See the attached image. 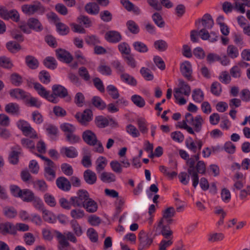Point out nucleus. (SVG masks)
<instances>
[{"instance_id": "38", "label": "nucleus", "mask_w": 250, "mask_h": 250, "mask_svg": "<svg viewBox=\"0 0 250 250\" xmlns=\"http://www.w3.org/2000/svg\"><path fill=\"white\" fill-rule=\"evenodd\" d=\"M85 11L89 14L96 15L99 12V6L95 3L90 2L85 6Z\"/></svg>"}, {"instance_id": "62", "label": "nucleus", "mask_w": 250, "mask_h": 250, "mask_svg": "<svg viewBox=\"0 0 250 250\" xmlns=\"http://www.w3.org/2000/svg\"><path fill=\"white\" fill-rule=\"evenodd\" d=\"M77 21L83 24L86 28L89 27L92 25L91 20L86 16H80L77 18Z\"/></svg>"}, {"instance_id": "45", "label": "nucleus", "mask_w": 250, "mask_h": 250, "mask_svg": "<svg viewBox=\"0 0 250 250\" xmlns=\"http://www.w3.org/2000/svg\"><path fill=\"white\" fill-rule=\"evenodd\" d=\"M131 100L135 105L139 107H143L146 104L145 100L139 95H132L131 97Z\"/></svg>"}, {"instance_id": "22", "label": "nucleus", "mask_w": 250, "mask_h": 250, "mask_svg": "<svg viewBox=\"0 0 250 250\" xmlns=\"http://www.w3.org/2000/svg\"><path fill=\"white\" fill-rule=\"evenodd\" d=\"M56 185L59 188L63 191H68L71 188L70 182L64 177L58 178L56 180Z\"/></svg>"}, {"instance_id": "17", "label": "nucleus", "mask_w": 250, "mask_h": 250, "mask_svg": "<svg viewBox=\"0 0 250 250\" xmlns=\"http://www.w3.org/2000/svg\"><path fill=\"white\" fill-rule=\"evenodd\" d=\"M28 93V92L19 88H13L10 89L9 91V94L12 98L18 100H23L24 101L27 97Z\"/></svg>"}, {"instance_id": "43", "label": "nucleus", "mask_w": 250, "mask_h": 250, "mask_svg": "<svg viewBox=\"0 0 250 250\" xmlns=\"http://www.w3.org/2000/svg\"><path fill=\"white\" fill-rule=\"evenodd\" d=\"M91 101L93 105L100 110H103L106 107L105 103L100 97L94 96Z\"/></svg>"}, {"instance_id": "64", "label": "nucleus", "mask_w": 250, "mask_h": 250, "mask_svg": "<svg viewBox=\"0 0 250 250\" xmlns=\"http://www.w3.org/2000/svg\"><path fill=\"white\" fill-rule=\"evenodd\" d=\"M154 45V47L160 51H164L167 47V42L163 40L156 41L155 42Z\"/></svg>"}, {"instance_id": "1", "label": "nucleus", "mask_w": 250, "mask_h": 250, "mask_svg": "<svg viewBox=\"0 0 250 250\" xmlns=\"http://www.w3.org/2000/svg\"><path fill=\"white\" fill-rule=\"evenodd\" d=\"M204 121V119L201 115H198L193 117L190 113H187L185 115V120L182 122H178L177 126L180 128L186 130L191 134H194V131L193 129L188 124L193 126L195 131L199 132L201 129Z\"/></svg>"}, {"instance_id": "18", "label": "nucleus", "mask_w": 250, "mask_h": 250, "mask_svg": "<svg viewBox=\"0 0 250 250\" xmlns=\"http://www.w3.org/2000/svg\"><path fill=\"white\" fill-rule=\"evenodd\" d=\"M83 141L90 146H94L97 143V137L96 134L91 130H86L83 133Z\"/></svg>"}, {"instance_id": "23", "label": "nucleus", "mask_w": 250, "mask_h": 250, "mask_svg": "<svg viewBox=\"0 0 250 250\" xmlns=\"http://www.w3.org/2000/svg\"><path fill=\"white\" fill-rule=\"evenodd\" d=\"M60 152L62 155L71 158L76 157L78 154L76 149L73 146L62 147L60 149Z\"/></svg>"}, {"instance_id": "10", "label": "nucleus", "mask_w": 250, "mask_h": 250, "mask_svg": "<svg viewBox=\"0 0 250 250\" xmlns=\"http://www.w3.org/2000/svg\"><path fill=\"white\" fill-rule=\"evenodd\" d=\"M20 14L15 9L8 10L5 6L0 5V18L4 20H11L15 22L20 21Z\"/></svg>"}, {"instance_id": "58", "label": "nucleus", "mask_w": 250, "mask_h": 250, "mask_svg": "<svg viewBox=\"0 0 250 250\" xmlns=\"http://www.w3.org/2000/svg\"><path fill=\"white\" fill-rule=\"evenodd\" d=\"M188 173L191 176L192 185L195 188L199 183V177L197 172L195 169H188Z\"/></svg>"}, {"instance_id": "30", "label": "nucleus", "mask_w": 250, "mask_h": 250, "mask_svg": "<svg viewBox=\"0 0 250 250\" xmlns=\"http://www.w3.org/2000/svg\"><path fill=\"white\" fill-rule=\"evenodd\" d=\"M83 177L85 182L90 185L94 184L97 180L95 173L90 169H87L84 171Z\"/></svg>"}, {"instance_id": "32", "label": "nucleus", "mask_w": 250, "mask_h": 250, "mask_svg": "<svg viewBox=\"0 0 250 250\" xmlns=\"http://www.w3.org/2000/svg\"><path fill=\"white\" fill-rule=\"evenodd\" d=\"M42 216L43 220L49 223H54L57 220L56 215L51 211L47 209H43Z\"/></svg>"}, {"instance_id": "55", "label": "nucleus", "mask_w": 250, "mask_h": 250, "mask_svg": "<svg viewBox=\"0 0 250 250\" xmlns=\"http://www.w3.org/2000/svg\"><path fill=\"white\" fill-rule=\"evenodd\" d=\"M14 234H16L18 231H27L29 230V226L23 223H17L14 225Z\"/></svg>"}, {"instance_id": "41", "label": "nucleus", "mask_w": 250, "mask_h": 250, "mask_svg": "<svg viewBox=\"0 0 250 250\" xmlns=\"http://www.w3.org/2000/svg\"><path fill=\"white\" fill-rule=\"evenodd\" d=\"M45 66L50 69H54L57 66V63L54 57H47L43 61Z\"/></svg>"}, {"instance_id": "4", "label": "nucleus", "mask_w": 250, "mask_h": 250, "mask_svg": "<svg viewBox=\"0 0 250 250\" xmlns=\"http://www.w3.org/2000/svg\"><path fill=\"white\" fill-rule=\"evenodd\" d=\"M37 156L45 161L43 173L44 177L48 181H53L56 177L57 170V167L55 164L51 160L42 155H37Z\"/></svg>"}, {"instance_id": "40", "label": "nucleus", "mask_w": 250, "mask_h": 250, "mask_svg": "<svg viewBox=\"0 0 250 250\" xmlns=\"http://www.w3.org/2000/svg\"><path fill=\"white\" fill-rule=\"evenodd\" d=\"M10 80L11 83L16 86H20L23 82L22 77L17 73H13L10 75Z\"/></svg>"}, {"instance_id": "53", "label": "nucleus", "mask_w": 250, "mask_h": 250, "mask_svg": "<svg viewBox=\"0 0 250 250\" xmlns=\"http://www.w3.org/2000/svg\"><path fill=\"white\" fill-rule=\"evenodd\" d=\"M110 166L112 170L116 173H121L123 171V167L121 164L117 160L111 161Z\"/></svg>"}, {"instance_id": "21", "label": "nucleus", "mask_w": 250, "mask_h": 250, "mask_svg": "<svg viewBox=\"0 0 250 250\" xmlns=\"http://www.w3.org/2000/svg\"><path fill=\"white\" fill-rule=\"evenodd\" d=\"M105 39L109 42L116 43L121 40V35L117 31H109L104 36Z\"/></svg>"}, {"instance_id": "35", "label": "nucleus", "mask_w": 250, "mask_h": 250, "mask_svg": "<svg viewBox=\"0 0 250 250\" xmlns=\"http://www.w3.org/2000/svg\"><path fill=\"white\" fill-rule=\"evenodd\" d=\"M101 180L104 182L110 183L116 181V178L114 174L109 172H103L100 175Z\"/></svg>"}, {"instance_id": "49", "label": "nucleus", "mask_w": 250, "mask_h": 250, "mask_svg": "<svg viewBox=\"0 0 250 250\" xmlns=\"http://www.w3.org/2000/svg\"><path fill=\"white\" fill-rule=\"evenodd\" d=\"M155 211L156 206L153 204L151 205L148 208V215L146 220L149 225H151L153 222Z\"/></svg>"}, {"instance_id": "54", "label": "nucleus", "mask_w": 250, "mask_h": 250, "mask_svg": "<svg viewBox=\"0 0 250 250\" xmlns=\"http://www.w3.org/2000/svg\"><path fill=\"white\" fill-rule=\"evenodd\" d=\"M44 200L45 203L51 207H54L57 204L55 197L50 194L46 193L43 196Z\"/></svg>"}, {"instance_id": "46", "label": "nucleus", "mask_w": 250, "mask_h": 250, "mask_svg": "<svg viewBox=\"0 0 250 250\" xmlns=\"http://www.w3.org/2000/svg\"><path fill=\"white\" fill-rule=\"evenodd\" d=\"M84 210L81 208L73 209L70 211V216L74 219H81L85 216Z\"/></svg>"}, {"instance_id": "44", "label": "nucleus", "mask_w": 250, "mask_h": 250, "mask_svg": "<svg viewBox=\"0 0 250 250\" xmlns=\"http://www.w3.org/2000/svg\"><path fill=\"white\" fill-rule=\"evenodd\" d=\"M20 198L23 201L29 202H31L34 199V193L29 189H23L21 192Z\"/></svg>"}, {"instance_id": "12", "label": "nucleus", "mask_w": 250, "mask_h": 250, "mask_svg": "<svg viewBox=\"0 0 250 250\" xmlns=\"http://www.w3.org/2000/svg\"><path fill=\"white\" fill-rule=\"evenodd\" d=\"M204 145L203 141L200 139H193L191 137L188 138L186 141V146L191 152L196 153L199 152Z\"/></svg>"}, {"instance_id": "48", "label": "nucleus", "mask_w": 250, "mask_h": 250, "mask_svg": "<svg viewBox=\"0 0 250 250\" xmlns=\"http://www.w3.org/2000/svg\"><path fill=\"white\" fill-rule=\"evenodd\" d=\"M58 33L61 35H65L69 32V28L65 24L58 22L56 24Z\"/></svg>"}, {"instance_id": "13", "label": "nucleus", "mask_w": 250, "mask_h": 250, "mask_svg": "<svg viewBox=\"0 0 250 250\" xmlns=\"http://www.w3.org/2000/svg\"><path fill=\"white\" fill-rule=\"evenodd\" d=\"M138 238L139 240L138 250H143L148 248L152 243V239L144 230L140 231Z\"/></svg>"}, {"instance_id": "63", "label": "nucleus", "mask_w": 250, "mask_h": 250, "mask_svg": "<svg viewBox=\"0 0 250 250\" xmlns=\"http://www.w3.org/2000/svg\"><path fill=\"white\" fill-rule=\"evenodd\" d=\"M3 213L4 215L9 218H13L17 214L16 210L11 207H6L4 208Z\"/></svg>"}, {"instance_id": "42", "label": "nucleus", "mask_w": 250, "mask_h": 250, "mask_svg": "<svg viewBox=\"0 0 250 250\" xmlns=\"http://www.w3.org/2000/svg\"><path fill=\"white\" fill-rule=\"evenodd\" d=\"M121 80L128 84L132 86H135L137 84L136 80L131 76L127 73H123L121 75Z\"/></svg>"}, {"instance_id": "50", "label": "nucleus", "mask_w": 250, "mask_h": 250, "mask_svg": "<svg viewBox=\"0 0 250 250\" xmlns=\"http://www.w3.org/2000/svg\"><path fill=\"white\" fill-rule=\"evenodd\" d=\"M98 71L101 74L105 76H109L112 74L110 67L104 63H101L98 67Z\"/></svg>"}, {"instance_id": "3", "label": "nucleus", "mask_w": 250, "mask_h": 250, "mask_svg": "<svg viewBox=\"0 0 250 250\" xmlns=\"http://www.w3.org/2000/svg\"><path fill=\"white\" fill-rule=\"evenodd\" d=\"M175 213L173 207H168L162 211V217L158 221L155 226V231L163 230L165 229H170L168 225L173 221L172 217Z\"/></svg>"}, {"instance_id": "33", "label": "nucleus", "mask_w": 250, "mask_h": 250, "mask_svg": "<svg viewBox=\"0 0 250 250\" xmlns=\"http://www.w3.org/2000/svg\"><path fill=\"white\" fill-rule=\"evenodd\" d=\"M192 100L196 103H201L204 99V93L200 88H195L192 92Z\"/></svg>"}, {"instance_id": "14", "label": "nucleus", "mask_w": 250, "mask_h": 250, "mask_svg": "<svg viewBox=\"0 0 250 250\" xmlns=\"http://www.w3.org/2000/svg\"><path fill=\"white\" fill-rule=\"evenodd\" d=\"M234 1V5L229 2H225L223 5V8L225 13L230 12L233 9L241 13H244L245 9L244 5L240 2V0H233Z\"/></svg>"}, {"instance_id": "6", "label": "nucleus", "mask_w": 250, "mask_h": 250, "mask_svg": "<svg viewBox=\"0 0 250 250\" xmlns=\"http://www.w3.org/2000/svg\"><path fill=\"white\" fill-rule=\"evenodd\" d=\"M20 29L25 33L30 34L31 30L36 32H41L43 27L41 21L36 18H30L26 24H22L20 25Z\"/></svg>"}, {"instance_id": "11", "label": "nucleus", "mask_w": 250, "mask_h": 250, "mask_svg": "<svg viewBox=\"0 0 250 250\" xmlns=\"http://www.w3.org/2000/svg\"><path fill=\"white\" fill-rule=\"evenodd\" d=\"M34 88L41 97L46 99L47 101L54 103H57L58 102V98L53 95H50V92L47 91L40 83H34Z\"/></svg>"}, {"instance_id": "47", "label": "nucleus", "mask_w": 250, "mask_h": 250, "mask_svg": "<svg viewBox=\"0 0 250 250\" xmlns=\"http://www.w3.org/2000/svg\"><path fill=\"white\" fill-rule=\"evenodd\" d=\"M227 54L230 58L235 59L239 56V50L234 45H229L227 47Z\"/></svg>"}, {"instance_id": "56", "label": "nucleus", "mask_w": 250, "mask_h": 250, "mask_svg": "<svg viewBox=\"0 0 250 250\" xmlns=\"http://www.w3.org/2000/svg\"><path fill=\"white\" fill-rule=\"evenodd\" d=\"M133 46L134 49L139 52L145 53L148 51L147 46L143 42H134Z\"/></svg>"}, {"instance_id": "51", "label": "nucleus", "mask_w": 250, "mask_h": 250, "mask_svg": "<svg viewBox=\"0 0 250 250\" xmlns=\"http://www.w3.org/2000/svg\"><path fill=\"white\" fill-rule=\"evenodd\" d=\"M7 49L12 53H16L21 49V45L13 41L8 42L6 45Z\"/></svg>"}, {"instance_id": "28", "label": "nucleus", "mask_w": 250, "mask_h": 250, "mask_svg": "<svg viewBox=\"0 0 250 250\" xmlns=\"http://www.w3.org/2000/svg\"><path fill=\"white\" fill-rule=\"evenodd\" d=\"M198 22L199 23L200 22V21H196V24L197 25ZM201 22L202 23V24L203 26L207 29H210L212 27L214 22L211 18L210 15L206 14L204 15L201 21Z\"/></svg>"}, {"instance_id": "19", "label": "nucleus", "mask_w": 250, "mask_h": 250, "mask_svg": "<svg viewBox=\"0 0 250 250\" xmlns=\"http://www.w3.org/2000/svg\"><path fill=\"white\" fill-rule=\"evenodd\" d=\"M52 90L53 93L50 95H53L57 98V97L60 98H65L68 95L67 89L62 85L55 84L52 86Z\"/></svg>"}, {"instance_id": "16", "label": "nucleus", "mask_w": 250, "mask_h": 250, "mask_svg": "<svg viewBox=\"0 0 250 250\" xmlns=\"http://www.w3.org/2000/svg\"><path fill=\"white\" fill-rule=\"evenodd\" d=\"M180 71L183 76L188 80H192V69L190 62L184 61L180 64Z\"/></svg>"}, {"instance_id": "34", "label": "nucleus", "mask_w": 250, "mask_h": 250, "mask_svg": "<svg viewBox=\"0 0 250 250\" xmlns=\"http://www.w3.org/2000/svg\"><path fill=\"white\" fill-rule=\"evenodd\" d=\"M70 225L71 228L76 236L80 237L82 235L83 233V230L76 220H71L70 222Z\"/></svg>"}, {"instance_id": "8", "label": "nucleus", "mask_w": 250, "mask_h": 250, "mask_svg": "<svg viewBox=\"0 0 250 250\" xmlns=\"http://www.w3.org/2000/svg\"><path fill=\"white\" fill-rule=\"evenodd\" d=\"M18 128L22 133L32 138H38V136L36 131L30 126L29 124L23 120H20L16 123Z\"/></svg>"}, {"instance_id": "5", "label": "nucleus", "mask_w": 250, "mask_h": 250, "mask_svg": "<svg viewBox=\"0 0 250 250\" xmlns=\"http://www.w3.org/2000/svg\"><path fill=\"white\" fill-rule=\"evenodd\" d=\"M56 234L60 250H65L69 246L68 240L73 243H76L77 241L74 233H73L70 231H66L63 234L59 231H56Z\"/></svg>"}, {"instance_id": "9", "label": "nucleus", "mask_w": 250, "mask_h": 250, "mask_svg": "<svg viewBox=\"0 0 250 250\" xmlns=\"http://www.w3.org/2000/svg\"><path fill=\"white\" fill-rule=\"evenodd\" d=\"M22 12L28 15H33L36 12L42 14L44 12V8L39 2L30 4H23L21 7Z\"/></svg>"}, {"instance_id": "57", "label": "nucleus", "mask_w": 250, "mask_h": 250, "mask_svg": "<svg viewBox=\"0 0 250 250\" xmlns=\"http://www.w3.org/2000/svg\"><path fill=\"white\" fill-rule=\"evenodd\" d=\"M21 143L23 147L30 149L32 152L35 150V143L32 140L27 138L22 139Z\"/></svg>"}, {"instance_id": "52", "label": "nucleus", "mask_w": 250, "mask_h": 250, "mask_svg": "<svg viewBox=\"0 0 250 250\" xmlns=\"http://www.w3.org/2000/svg\"><path fill=\"white\" fill-rule=\"evenodd\" d=\"M60 128L63 131L65 135L68 133H73L75 131L76 128L75 126L69 123H63L61 125Z\"/></svg>"}, {"instance_id": "20", "label": "nucleus", "mask_w": 250, "mask_h": 250, "mask_svg": "<svg viewBox=\"0 0 250 250\" xmlns=\"http://www.w3.org/2000/svg\"><path fill=\"white\" fill-rule=\"evenodd\" d=\"M56 53L58 59L62 62L69 63L73 60L72 55L64 49H57L56 50Z\"/></svg>"}, {"instance_id": "37", "label": "nucleus", "mask_w": 250, "mask_h": 250, "mask_svg": "<svg viewBox=\"0 0 250 250\" xmlns=\"http://www.w3.org/2000/svg\"><path fill=\"white\" fill-rule=\"evenodd\" d=\"M25 63L31 69H36L39 66L38 60L32 56H27L25 57Z\"/></svg>"}, {"instance_id": "60", "label": "nucleus", "mask_w": 250, "mask_h": 250, "mask_svg": "<svg viewBox=\"0 0 250 250\" xmlns=\"http://www.w3.org/2000/svg\"><path fill=\"white\" fill-rule=\"evenodd\" d=\"M108 93L114 99H116L119 97V94L117 89L113 85H109L106 87Z\"/></svg>"}, {"instance_id": "2", "label": "nucleus", "mask_w": 250, "mask_h": 250, "mask_svg": "<svg viewBox=\"0 0 250 250\" xmlns=\"http://www.w3.org/2000/svg\"><path fill=\"white\" fill-rule=\"evenodd\" d=\"M191 93L190 85L183 80H179L177 87L174 88V99L175 104L179 105L186 104Z\"/></svg>"}, {"instance_id": "31", "label": "nucleus", "mask_w": 250, "mask_h": 250, "mask_svg": "<svg viewBox=\"0 0 250 250\" xmlns=\"http://www.w3.org/2000/svg\"><path fill=\"white\" fill-rule=\"evenodd\" d=\"M96 170L97 172L103 171L107 164V159L104 156H99L95 161Z\"/></svg>"}, {"instance_id": "25", "label": "nucleus", "mask_w": 250, "mask_h": 250, "mask_svg": "<svg viewBox=\"0 0 250 250\" xmlns=\"http://www.w3.org/2000/svg\"><path fill=\"white\" fill-rule=\"evenodd\" d=\"M24 103L28 106L36 108H40L42 104V102L38 98L32 96L29 93Z\"/></svg>"}, {"instance_id": "61", "label": "nucleus", "mask_w": 250, "mask_h": 250, "mask_svg": "<svg viewBox=\"0 0 250 250\" xmlns=\"http://www.w3.org/2000/svg\"><path fill=\"white\" fill-rule=\"evenodd\" d=\"M221 197L223 202L229 203L231 199L230 192L226 188H223L221 192Z\"/></svg>"}, {"instance_id": "39", "label": "nucleus", "mask_w": 250, "mask_h": 250, "mask_svg": "<svg viewBox=\"0 0 250 250\" xmlns=\"http://www.w3.org/2000/svg\"><path fill=\"white\" fill-rule=\"evenodd\" d=\"M218 150V148L217 146H210L205 147L201 152L202 156L204 158H208L212 154L217 151Z\"/></svg>"}, {"instance_id": "24", "label": "nucleus", "mask_w": 250, "mask_h": 250, "mask_svg": "<svg viewBox=\"0 0 250 250\" xmlns=\"http://www.w3.org/2000/svg\"><path fill=\"white\" fill-rule=\"evenodd\" d=\"M14 66L12 60L7 56H0V67L8 70L11 69Z\"/></svg>"}, {"instance_id": "15", "label": "nucleus", "mask_w": 250, "mask_h": 250, "mask_svg": "<svg viewBox=\"0 0 250 250\" xmlns=\"http://www.w3.org/2000/svg\"><path fill=\"white\" fill-rule=\"evenodd\" d=\"M75 117L81 124L87 125L93 119V113L91 110L86 109L83 112L77 113Z\"/></svg>"}, {"instance_id": "36", "label": "nucleus", "mask_w": 250, "mask_h": 250, "mask_svg": "<svg viewBox=\"0 0 250 250\" xmlns=\"http://www.w3.org/2000/svg\"><path fill=\"white\" fill-rule=\"evenodd\" d=\"M112 119L108 120V119L102 116H99L95 118V122L97 126L101 128L105 127L109 123V122H112Z\"/></svg>"}, {"instance_id": "27", "label": "nucleus", "mask_w": 250, "mask_h": 250, "mask_svg": "<svg viewBox=\"0 0 250 250\" xmlns=\"http://www.w3.org/2000/svg\"><path fill=\"white\" fill-rule=\"evenodd\" d=\"M5 111L8 114L18 115L20 113L19 105L16 103H10L5 105Z\"/></svg>"}, {"instance_id": "26", "label": "nucleus", "mask_w": 250, "mask_h": 250, "mask_svg": "<svg viewBox=\"0 0 250 250\" xmlns=\"http://www.w3.org/2000/svg\"><path fill=\"white\" fill-rule=\"evenodd\" d=\"M83 206L86 211L90 213L96 212L98 209L97 203L91 198L83 202Z\"/></svg>"}, {"instance_id": "7", "label": "nucleus", "mask_w": 250, "mask_h": 250, "mask_svg": "<svg viewBox=\"0 0 250 250\" xmlns=\"http://www.w3.org/2000/svg\"><path fill=\"white\" fill-rule=\"evenodd\" d=\"M155 232L159 234H161L164 237L159 244V249L167 250V248L173 243L172 231L170 229H165Z\"/></svg>"}, {"instance_id": "29", "label": "nucleus", "mask_w": 250, "mask_h": 250, "mask_svg": "<svg viewBox=\"0 0 250 250\" xmlns=\"http://www.w3.org/2000/svg\"><path fill=\"white\" fill-rule=\"evenodd\" d=\"M14 225L10 222L0 224V233L3 234L10 233L14 234Z\"/></svg>"}, {"instance_id": "59", "label": "nucleus", "mask_w": 250, "mask_h": 250, "mask_svg": "<svg viewBox=\"0 0 250 250\" xmlns=\"http://www.w3.org/2000/svg\"><path fill=\"white\" fill-rule=\"evenodd\" d=\"M126 132L133 137H138L140 136V133L137 128L132 125H129L126 127Z\"/></svg>"}]
</instances>
